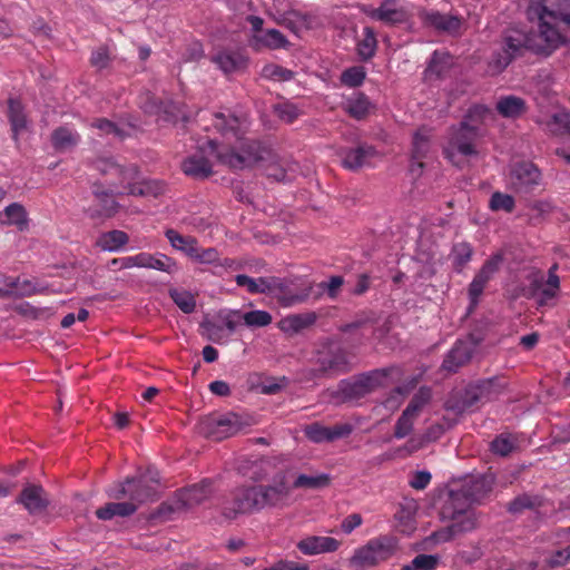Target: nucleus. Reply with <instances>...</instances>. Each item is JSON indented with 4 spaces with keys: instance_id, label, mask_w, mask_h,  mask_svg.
Listing matches in <instances>:
<instances>
[{
    "instance_id": "nucleus-64",
    "label": "nucleus",
    "mask_w": 570,
    "mask_h": 570,
    "mask_svg": "<svg viewBox=\"0 0 570 570\" xmlns=\"http://www.w3.org/2000/svg\"><path fill=\"white\" fill-rule=\"evenodd\" d=\"M439 563V558L432 554H417L412 560V567L416 570H434Z\"/></svg>"
},
{
    "instance_id": "nucleus-46",
    "label": "nucleus",
    "mask_w": 570,
    "mask_h": 570,
    "mask_svg": "<svg viewBox=\"0 0 570 570\" xmlns=\"http://www.w3.org/2000/svg\"><path fill=\"white\" fill-rule=\"evenodd\" d=\"M296 164L288 165L287 167L282 163L271 164L266 169V175L268 178L274 179L278 183H287L291 181L296 173Z\"/></svg>"
},
{
    "instance_id": "nucleus-7",
    "label": "nucleus",
    "mask_w": 570,
    "mask_h": 570,
    "mask_svg": "<svg viewBox=\"0 0 570 570\" xmlns=\"http://www.w3.org/2000/svg\"><path fill=\"white\" fill-rule=\"evenodd\" d=\"M261 512L256 484L240 485L229 492L222 502V513L227 519L239 514Z\"/></svg>"
},
{
    "instance_id": "nucleus-62",
    "label": "nucleus",
    "mask_w": 570,
    "mask_h": 570,
    "mask_svg": "<svg viewBox=\"0 0 570 570\" xmlns=\"http://www.w3.org/2000/svg\"><path fill=\"white\" fill-rule=\"evenodd\" d=\"M266 78L275 81H288L294 78V72L278 65H268L263 69Z\"/></svg>"
},
{
    "instance_id": "nucleus-53",
    "label": "nucleus",
    "mask_w": 570,
    "mask_h": 570,
    "mask_svg": "<svg viewBox=\"0 0 570 570\" xmlns=\"http://www.w3.org/2000/svg\"><path fill=\"white\" fill-rule=\"evenodd\" d=\"M416 420L417 416L404 410L395 422L393 436L397 440L409 436L413 431Z\"/></svg>"
},
{
    "instance_id": "nucleus-55",
    "label": "nucleus",
    "mask_w": 570,
    "mask_h": 570,
    "mask_svg": "<svg viewBox=\"0 0 570 570\" xmlns=\"http://www.w3.org/2000/svg\"><path fill=\"white\" fill-rule=\"evenodd\" d=\"M169 295L181 312L190 314L195 311L196 301L191 293L187 291L170 289Z\"/></svg>"
},
{
    "instance_id": "nucleus-60",
    "label": "nucleus",
    "mask_w": 570,
    "mask_h": 570,
    "mask_svg": "<svg viewBox=\"0 0 570 570\" xmlns=\"http://www.w3.org/2000/svg\"><path fill=\"white\" fill-rule=\"evenodd\" d=\"M365 76L364 67H351L342 72L341 81L348 87H358L363 83Z\"/></svg>"
},
{
    "instance_id": "nucleus-22",
    "label": "nucleus",
    "mask_w": 570,
    "mask_h": 570,
    "mask_svg": "<svg viewBox=\"0 0 570 570\" xmlns=\"http://www.w3.org/2000/svg\"><path fill=\"white\" fill-rule=\"evenodd\" d=\"M424 23L438 31L455 35L461 29L462 19L459 16L441 13L432 10L425 13Z\"/></svg>"
},
{
    "instance_id": "nucleus-24",
    "label": "nucleus",
    "mask_w": 570,
    "mask_h": 570,
    "mask_svg": "<svg viewBox=\"0 0 570 570\" xmlns=\"http://www.w3.org/2000/svg\"><path fill=\"white\" fill-rule=\"evenodd\" d=\"M8 120L11 126L12 139L18 142L19 135L28 128V119L23 105L19 99H8Z\"/></svg>"
},
{
    "instance_id": "nucleus-14",
    "label": "nucleus",
    "mask_w": 570,
    "mask_h": 570,
    "mask_svg": "<svg viewBox=\"0 0 570 570\" xmlns=\"http://www.w3.org/2000/svg\"><path fill=\"white\" fill-rule=\"evenodd\" d=\"M340 155L344 168L357 170L368 166L371 160L377 155V150L374 146L363 142L353 148L342 149Z\"/></svg>"
},
{
    "instance_id": "nucleus-39",
    "label": "nucleus",
    "mask_w": 570,
    "mask_h": 570,
    "mask_svg": "<svg viewBox=\"0 0 570 570\" xmlns=\"http://www.w3.org/2000/svg\"><path fill=\"white\" fill-rule=\"evenodd\" d=\"M543 275L540 273L534 274L530 281L529 296H535L539 294L537 301L539 306L548 305L549 301H552L557 296L558 292L548 286L543 287Z\"/></svg>"
},
{
    "instance_id": "nucleus-3",
    "label": "nucleus",
    "mask_w": 570,
    "mask_h": 570,
    "mask_svg": "<svg viewBox=\"0 0 570 570\" xmlns=\"http://www.w3.org/2000/svg\"><path fill=\"white\" fill-rule=\"evenodd\" d=\"M209 154L219 164L230 169H244L264 160L269 153L259 141L246 140L242 142L238 150L220 147L214 139L207 140Z\"/></svg>"
},
{
    "instance_id": "nucleus-63",
    "label": "nucleus",
    "mask_w": 570,
    "mask_h": 570,
    "mask_svg": "<svg viewBox=\"0 0 570 570\" xmlns=\"http://www.w3.org/2000/svg\"><path fill=\"white\" fill-rule=\"evenodd\" d=\"M550 130L554 134H569L570 135V114L561 112L556 114L549 124Z\"/></svg>"
},
{
    "instance_id": "nucleus-30",
    "label": "nucleus",
    "mask_w": 570,
    "mask_h": 570,
    "mask_svg": "<svg viewBox=\"0 0 570 570\" xmlns=\"http://www.w3.org/2000/svg\"><path fill=\"white\" fill-rule=\"evenodd\" d=\"M80 141V135L68 126H60L51 134V144L56 150L65 151L73 148Z\"/></svg>"
},
{
    "instance_id": "nucleus-44",
    "label": "nucleus",
    "mask_w": 570,
    "mask_h": 570,
    "mask_svg": "<svg viewBox=\"0 0 570 570\" xmlns=\"http://www.w3.org/2000/svg\"><path fill=\"white\" fill-rule=\"evenodd\" d=\"M316 314L313 312L289 315L283 321L284 328L298 333L316 322Z\"/></svg>"
},
{
    "instance_id": "nucleus-21",
    "label": "nucleus",
    "mask_w": 570,
    "mask_h": 570,
    "mask_svg": "<svg viewBox=\"0 0 570 570\" xmlns=\"http://www.w3.org/2000/svg\"><path fill=\"white\" fill-rule=\"evenodd\" d=\"M212 61L224 73H230L245 69L248 58L242 50H222L213 56Z\"/></svg>"
},
{
    "instance_id": "nucleus-40",
    "label": "nucleus",
    "mask_w": 570,
    "mask_h": 570,
    "mask_svg": "<svg viewBox=\"0 0 570 570\" xmlns=\"http://www.w3.org/2000/svg\"><path fill=\"white\" fill-rule=\"evenodd\" d=\"M370 17L386 24H397L404 22L405 12L402 9L392 8L389 3H383L381 7L373 9Z\"/></svg>"
},
{
    "instance_id": "nucleus-8",
    "label": "nucleus",
    "mask_w": 570,
    "mask_h": 570,
    "mask_svg": "<svg viewBox=\"0 0 570 570\" xmlns=\"http://www.w3.org/2000/svg\"><path fill=\"white\" fill-rule=\"evenodd\" d=\"M480 137L475 125L461 121L458 127H452L449 132L448 144L443 149L444 156L454 163L456 155L473 156L478 154L475 141Z\"/></svg>"
},
{
    "instance_id": "nucleus-51",
    "label": "nucleus",
    "mask_w": 570,
    "mask_h": 570,
    "mask_svg": "<svg viewBox=\"0 0 570 570\" xmlns=\"http://www.w3.org/2000/svg\"><path fill=\"white\" fill-rule=\"evenodd\" d=\"M515 207V200L512 195L494 191L489 200V208L492 212L512 213Z\"/></svg>"
},
{
    "instance_id": "nucleus-12",
    "label": "nucleus",
    "mask_w": 570,
    "mask_h": 570,
    "mask_svg": "<svg viewBox=\"0 0 570 570\" xmlns=\"http://www.w3.org/2000/svg\"><path fill=\"white\" fill-rule=\"evenodd\" d=\"M31 515L40 514L49 507V498L39 484L28 483L16 499Z\"/></svg>"
},
{
    "instance_id": "nucleus-5",
    "label": "nucleus",
    "mask_w": 570,
    "mask_h": 570,
    "mask_svg": "<svg viewBox=\"0 0 570 570\" xmlns=\"http://www.w3.org/2000/svg\"><path fill=\"white\" fill-rule=\"evenodd\" d=\"M390 374L391 368H376L342 380L337 385L336 394L342 402L358 401L376 389L384 386Z\"/></svg>"
},
{
    "instance_id": "nucleus-37",
    "label": "nucleus",
    "mask_w": 570,
    "mask_h": 570,
    "mask_svg": "<svg viewBox=\"0 0 570 570\" xmlns=\"http://www.w3.org/2000/svg\"><path fill=\"white\" fill-rule=\"evenodd\" d=\"M473 247L468 242L455 243L452 246L450 257L455 272L461 273L468 263L472 259Z\"/></svg>"
},
{
    "instance_id": "nucleus-34",
    "label": "nucleus",
    "mask_w": 570,
    "mask_h": 570,
    "mask_svg": "<svg viewBox=\"0 0 570 570\" xmlns=\"http://www.w3.org/2000/svg\"><path fill=\"white\" fill-rule=\"evenodd\" d=\"M129 242V236L127 233L114 229L106 233H102L97 239V246L102 250L107 252H118Z\"/></svg>"
},
{
    "instance_id": "nucleus-50",
    "label": "nucleus",
    "mask_w": 570,
    "mask_h": 570,
    "mask_svg": "<svg viewBox=\"0 0 570 570\" xmlns=\"http://www.w3.org/2000/svg\"><path fill=\"white\" fill-rule=\"evenodd\" d=\"M503 254L495 253L491 255L481 266V268L475 274L479 278L489 283L493 279L494 275L500 271L501 265L503 263Z\"/></svg>"
},
{
    "instance_id": "nucleus-36",
    "label": "nucleus",
    "mask_w": 570,
    "mask_h": 570,
    "mask_svg": "<svg viewBox=\"0 0 570 570\" xmlns=\"http://www.w3.org/2000/svg\"><path fill=\"white\" fill-rule=\"evenodd\" d=\"M210 487L212 483L209 481H203L198 484H193L186 488L184 491H181V501L184 502L185 505L188 507L199 504L204 500H206L210 494Z\"/></svg>"
},
{
    "instance_id": "nucleus-28",
    "label": "nucleus",
    "mask_w": 570,
    "mask_h": 570,
    "mask_svg": "<svg viewBox=\"0 0 570 570\" xmlns=\"http://www.w3.org/2000/svg\"><path fill=\"white\" fill-rule=\"evenodd\" d=\"M495 109L503 118H519L527 111L525 100L513 95L502 96L495 105Z\"/></svg>"
},
{
    "instance_id": "nucleus-52",
    "label": "nucleus",
    "mask_w": 570,
    "mask_h": 570,
    "mask_svg": "<svg viewBox=\"0 0 570 570\" xmlns=\"http://www.w3.org/2000/svg\"><path fill=\"white\" fill-rule=\"evenodd\" d=\"M273 110L274 114L286 124L294 122L302 115L299 108L289 100L275 104Z\"/></svg>"
},
{
    "instance_id": "nucleus-4",
    "label": "nucleus",
    "mask_w": 570,
    "mask_h": 570,
    "mask_svg": "<svg viewBox=\"0 0 570 570\" xmlns=\"http://www.w3.org/2000/svg\"><path fill=\"white\" fill-rule=\"evenodd\" d=\"M507 187L521 198H529L546 189V180L537 164L531 160H519L510 166Z\"/></svg>"
},
{
    "instance_id": "nucleus-2",
    "label": "nucleus",
    "mask_w": 570,
    "mask_h": 570,
    "mask_svg": "<svg viewBox=\"0 0 570 570\" xmlns=\"http://www.w3.org/2000/svg\"><path fill=\"white\" fill-rule=\"evenodd\" d=\"M159 483V472L149 466L145 471H138L135 476H127L124 481L110 484L106 489L107 497L126 501L106 503L96 510V517L107 521L115 517L127 518L135 514L140 504L157 500Z\"/></svg>"
},
{
    "instance_id": "nucleus-42",
    "label": "nucleus",
    "mask_w": 570,
    "mask_h": 570,
    "mask_svg": "<svg viewBox=\"0 0 570 570\" xmlns=\"http://www.w3.org/2000/svg\"><path fill=\"white\" fill-rule=\"evenodd\" d=\"M232 314L242 318L244 324L249 328L265 327L268 326L273 321L272 315L267 311L262 309H255L244 314H242L240 311L235 309L232 311Z\"/></svg>"
},
{
    "instance_id": "nucleus-15",
    "label": "nucleus",
    "mask_w": 570,
    "mask_h": 570,
    "mask_svg": "<svg viewBox=\"0 0 570 570\" xmlns=\"http://www.w3.org/2000/svg\"><path fill=\"white\" fill-rule=\"evenodd\" d=\"M96 168L101 173V175L111 177L109 181L111 186L124 185L125 183L132 180L137 175V167L135 165L124 167L111 158L98 159L96 161Z\"/></svg>"
},
{
    "instance_id": "nucleus-31",
    "label": "nucleus",
    "mask_w": 570,
    "mask_h": 570,
    "mask_svg": "<svg viewBox=\"0 0 570 570\" xmlns=\"http://www.w3.org/2000/svg\"><path fill=\"white\" fill-rule=\"evenodd\" d=\"M127 181V194L141 197H158L165 193V184L160 180Z\"/></svg>"
},
{
    "instance_id": "nucleus-1",
    "label": "nucleus",
    "mask_w": 570,
    "mask_h": 570,
    "mask_svg": "<svg viewBox=\"0 0 570 570\" xmlns=\"http://www.w3.org/2000/svg\"><path fill=\"white\" fill-rule=\"evenodd\" d=\"M528 19L537 23V32L509 28L501 37L500 50L493 53L490 69L499 73L513 60L528 52L550 56L567 42L570 31V0H530Z\"/></svg>"
},
{
    "instance_id": "nucleus-61",
    "label": "nucleus",
    "mask_w": 570,
    "mask_h": 570,
    "mask_svg": "<svg viewBox=\"0 0 570 570\" xmlns=\"http://www.w3.org/2000/svg\"><path fill=\"white\" fill-rule=\"evenodd\" d=\"M482 401L480 399V394L478 393L474 384L469 385L461 397V406L460 411H468L482 405Z\"/></svg>"
},
{
    "instance_id": "nucleus-54",
    "label": "nucleus",
    "mask_w": 570,
    "mask_h": 570,
    "mask_svg": "<svg viewBox=\"0 0 570 570\" xmlns=\"http://www.w3.org/2000/svg\"><path fill=\"white\" fill-rule=\"evenodd\" d=\"M493 116L492 110L484 105H473L469 108L464 119L462 121H468L470 125H475L478 132H480V126L488 118Z\"/></svg>"
},
{
    "instance_id": "nucleus-56",
    "label": "nucleus",
    "mask_w": 570,
    "mask_h": 570,
    "mask_svg": "<svg viewBox=\"0 0 570 570\" xmlns=\"http://www.w3.org/2000/svg\"><path fill=\"white\" fill-rule=\"evenodd\" d=\"M149 268L165 272L167 274H175L178 271L176 261L165 254H151Z\"/></svg>"
},
{
    "instance_id": "nucleus-13",
    "label": "nucleus",
    "mask_w": 570,
    "mask_h": 570,
    "mask_svg": "<svg viewBox=\"0 0 570 570\" xmlns=\"http://www.w3.org/2000/svg\"><path fill=\"white\" fill-rule=\"evenodd\" d=\"M450 510L451 523L458 534L470 532L476 528L478 519L471 507L461 502H455L453 505L452 500L450 499L448 505L443 510V513L445 514Z\"/></svg>"
},
{
    "instance_id": "nucleus-47",
    "label": "nucleus",
    "mask_w": 570,
    "mask_h": 570,
    "mask_svg": "<svg viewBox=\"0 0 570 570\" xmlns=\"http://www.w3.org/2000/svg\"><path fill=\"white\" fill-rule=\"evenodd\" d=\"M431 399V389L428 386H421L412 396L411 401L404 410L419 417L424 406L430 403Z\"/></svg>"
},
{
    "instance_id": "nucleus-10",
    "label": "nucleus",
    "mask_w": 570,
    "mask_h": 570,
    "mask_svg": "<svg viewBox=\"0 0 570 570\" xmlns=\"http://www.w3.org/2000/svg\"><path fill=\"white\" fill-rule=\"evenodd\" d=\"M491 491L492 479L481 475L466 481L459 491H452L450 499L453 505L455 502H461L471 507L480 503Z\"/></svg>"
},
{
    "instance_id": "nucleus-32",
    "label": "nucleus",
    "mask_w": 570,
    "mask_h": 570,
    "mask_svg": "<svg viewBox=\"0 0 570 570\" xmlns=\"http://www.w3.org/2000/svg\"><path fill=\"white\" fill-rule=\"evenodd\" d=\"M286 43L285 36L277 29H268L264 33L254 35L252 38V46L256 49H279L284 48Z\"/></svg>"
},
{
    "instance_id": "nucleus-58",
    "label": "nucleus",
    "mask_w": 570,
    "mask_h": 570,
    "mask_svg": "<svg viewBox=\"0 0 570 570\" xmlns=\"http://www.w3.org/2000/svg\"><path fill=\"white\" fill-rule=\"evenodd\" d=\"M487 285L488 283L485 281L474 275L472 282L469 284L468 287V297L470 301L469 311H473L479 305L480 298Z\"/></svg>"
},
{
    "instance_id": "nucleus-23",
    "label": "nucleus",
    "mask_w": 570,
    "mask_h": 570,
    "mask_svg": "<svg viewBox=\"0 0 570 570\" xmlns=\"http://www.w3.org/2000/svg\"><path fill=\"white\" fill-rule=\"evenodd\" d=\"M147 102L144 105V109L148 114H159L164 112L166 115V119L170 121H178L179 119L183 121H188L189 117L183 110V106L179 102L168 101L166 104H158L154 97L147 95Z\"/></svg>"
},
{
    "instance_id": "nucleus-33",
    "label": "nucleus",
    "mask_w": 570,
    "mask_h": 570,
    "mask_svg": "<svg viewBox=\"0 0 570 570\" xmlns=\"http://www.w3.org/2000/svg\"><path fill=\"white\" fill-rule=\"evenodd\" d=\"M371 108L372 104L368 97L363 92H355L346 100L345 110L356 120L366 118Z\"/></svg>"
},
{
    "instance_id": "nucleus-18",
    "label": "nucleus",
    "mask_w": 570,
    "mask_h": 570,
    "mask_svg": "<svg viewBox=\"0 0 570 570\" xmlns=\"http://www.w3.org/2000/svg\"><path fill=\"white\" fill-rule=\"evenodd\" d=\"M293 286L294 282L289 278L271 276L268 295L276 297L283 306H292L303 302L305 296L297 294Z\"/></svg>"
},
{
    "instance_id": "nucleus-49",
    "label": "nucleus",
    "mask_w": 570,
    "mask_h": 570,
    "mask_svg": "<svg viewBox=\"0 0 570 570\" xmlns=\"http://www.w3.org/2000/svg\"><path fill=\"white\" fill-rule=\"evenodd\" d=\"M6 219L3 224L16 225L19 229H23L27 226V213L22 205L12 203L4 208Z\"/></svg>"
},
{
    "instance_id": "nucleus-26",
    "label": "nucleus",
    "mask_w": 570,
    "mask_h": 570,
    "mask_svg": "<svg viewBox=\"0 0 570 570\" xmlns=\"http://www.w3.org/2000/svg\"><path fill=\"white\" fill-rule=\"evenodd\" d=\"M430 150V134L425 128H420L413 136L412 167L411 170H422L424 167L423 158Z\"/></svg>"
},
{
    "instance_id": "nucleus-59",
    "label": "nucleus",
    "mask_w": 570,
    "mask_h": 570,
    "mask_svg": "<svg viewBox=\"0 0 570 570\" xmlns=\"http://www.w3.org/2000/svg\"><path fill=\"white\" fill-rule=\"evenodd\" d=\"M263 465H264L263 461H259V462L255 461V462H252L249 465L240 464L238 466V471L240 474H243L244 476H247L249 480H252L254 482H261L267 475Z\"/></svg>"
},
{
    "instance_id": "nucleus-45",
    "label": "nucleus",
    "mask_w": 570,
    "mask_h": 570,
    "mask_svg": "<svg viewBox=\"0 0 570 570\" xmlns=\"http://www.w3.org/2000/svg\"><path fill=\"white\" fill-rule=\"evenodd\" d=\"M377 41L372 28L365 27L363 39L357 43V53L362 60H370L376 50Z\"/></svg>"
},
{
    "instance_id": "nucleus-41",
    "label": "nucleus",
    "mask_w": 570,
    "mask_h": 570,
    "mask_svg": "<svg viewBox=\"0 0 570 570\" xmlns=\"http://www.w3.org/2000/svg\"><path fill=\"white\" fill-rule=\"evenodd\" d=\"M331 484V476L327 473L316 475L299 474L291 484L293 489H311L318 490L327 488Z\"/></svg>"
},
{
    "instance_id": "nucleus-11",
    "label": "nucleus",
    "mask_w": 570,
    "mask_h": 570,
    "mask_svg": "<svg viewBox=\"0 0 570 570\" xmlns=\"http://www.w3.org/2000/svg\"><path fill=\"white\" fill-rule=\"evenodd\" d=\"M394 552V546L387 539L371 540L358 549L353 560L361 566H374L381 561L387 560Z\"/></svg>"
},
{
    "instance_id": "nucleus-35",
    "label": "nucleus",
    "mask_w": 570,
    "mask_h": 570,
    "mask_svg": "<svg viewBox=\"0 0 570 570\" xmlns=\"http://www.w3.org/2000/svg\"><path fill=\"white\" fill-rule=\"evenodd\" d=\"M165 236L175 249L185 253L190 258L196 255L198 242L195 237L184 236L171 228L165 232Z\"/></svg>"
},
{
    "instance_id": "nucleus-20",
    "label": "nucleus",
    "mask_w": 570,
    "mask_h": 570,
    "mask_svg": "<svg viewBox=\"0 0 570 570\" xmlns=\"http://www.w3.org/2000/svg\"><path fill=\"white\" fill-rule=\"evenodd\" d=\"M296 547L305 556H315L336 551L340 542L332 537L311 535L298 541Z\"/></svg>"
},
{
    "instance_id": "nucleus-16",
    "label": "nucleus",
    "mask_w": 570,
    "mask_h": 570,
    "mask_svg": "<svg viewBox=\"0 0 570 570\" xmlns=\"http://www.w3.org/2000/svg\"><path fill=\"white\" fill-rule=\"evenodd\" d=\"M213 126L223 137L238 140L245 134L246 118L216 112L213 116Z\"/></svg>"
},
{
    "instance_id": "nucleus-25",
    "label": "nucleus",
    "mask_w": 570,
    "mask_h": 570,
    "mask_svg": "<svg viewBox=\"0 0 570 570\" xmlns=\"http://www.w3.org/2000/svg\"><path fill=\"white\" fill-rule=\"evenodd\" d=\"M181 170L193 178L205 179L213 174V165L204 155L195 154L183 160Z\"/></svg>"
},
{
    "instance_id": "nucleus-6",
    "label": "nucleus",
    "mask_w": 570,
    "mask_h": 570,
    "mask_svg": "<svg viewBox=\"0 0 570 570\" xmlns=\"http://www.w3.org/2000/svg\"><path fill=\"white\" fill-rule=\"evenodd\" d=\"M259 510L282 509L292 502V485L284 472L277 473L271 483L256 484Z\"/></svg>"
},
{
    "instance_id": "nucleus-9",
    "label": "nucleus",
    "mask_w": 570,
    "mask_h": 570,
    "mask_svg": "<svg viewBox=\"0 0 570 570\" xmlns=\"http://www.w3.org/2000/svg\"><path fill=\"white\" fill-rule=\"evenodd\" d=\"M243 425L236 413L212 414L200 422V432L208 439L222 441L238 433Z\"/></svg>"
},
{
    "instance_id": "nucleus-48",
    "label": "nucleus",
    "mask_w": 570,
    "mask_h": 570,
    "mask_svg": "<svg viewBox=\"0 0 570 570\" xmlns=\"http://www.w3.org/2000/svg\"><path fill=\"white\" fill-rule=\"evenodd\" d=\"M542 500L538 495L521 494L514 498L508 505L511 513H522L524 510H534L541 507Z\"/></svg>"
},
{
    "instance_id": "nucleus-27",
    "label": "nucleus",
    "mask_w": 570,
    "mask_h": 570,
    "mask_svg": "<svg viewBox=\"0 0 570 570\" xmlns=\"http://www.w3.org/2000/svg\"><path fill=\"white\" fill-rule=\"evenodd\" d=\"M482 403L495 400L508 386V382L502 376H493L478 381L474 384Z\"/></svg>"
},
{
    "instance_id": "nucleus-17",
    "label": "nucleus",
    "mask_w": 570,
    "mask_h": 570,
    "mask_svg": "<svg viewBox=\"0 0 570 570\" xmlns=\"http://www.w3.org/2000/svg\"><path fill=\"white\" fill-rule=\"evenodd\" d=\"M92 194L97 204L86 209L90 218H108L116 214L118 204L112 193L102 189L101 186L95 185Z\"/></svg>"
},
{
    "instance_id": "nucleus-43",
    "label": "nucleus",
    "mask_w": 570,
    "mask_h": 570,
    "mask_svg": "<svg viewBox=\"0 0 570 570\" xmlns=\"http://www.w3.org/2000/svg\"><path fill=\"white\" fill-rule=\"evenodd\" d=\"M518 440L510 433L497 435L490 443V450L493 454L508 456L517 449Z\"/></svg>"
},
{
    "instance_id": "nucleus-29",
    "label": "nucleus",
    "mask_w": 570,
    "mask_h": 570,
    "mask_svg": "<svg viewBox=\"0 0 570 570\" xmlns=\"http://www.w3.org/2000/svg\"><path fill=\"white\" fill-rule=\"evenodd\" d=\"M320 362L324 371L346 373L351 370L347 352L342 347L331 351Z\"/></svg>"
},
{
    "instance_id": "nucleus-38",
    "label": "nucleus",
    "mask_w": 570,
    "mask_h": 570,
    "mask_svg": "<svg viewBox=\"0 0 570 570\" xmlns=\"http://www.w3.org/2000/svg\"><path fill=\"white\" fill-rule=\"evenodd\" d=\"M235 282H236L237 286L245 287L246 291L252 295H256V294H267L268 295V293L271 291V287H269L271 277L253 278L245 274H238L235 276Z\"/></svg>"
},
{
    "instance_id": "nucleus-19",
    "label": "nucleus",
    "mask_w": 570,
    "mask_h": 570,
    "mask_svg": "<svg viewBox=\"0 0 570 570\" xmlns=\"http://www.w3.org/2000/svg\"><path fill=\"white\" fill-rule=\"evenodd\" d=\"M473 355V346L469 342L458 341L445 355L442 370L449 373H455L458 370L466 365Z\"/></svg>"
},
{
    "instance_id": "nucleus-57",
    "label": "nucleus",
    "mask_w": 570,
    "mask_h": 570,
    "mask_svg": "<svg viewBox=\"0 0 570 570\" xmlns=\"http://www.w3.org/2000/svg\"><path fill=\"white\" fill-rule=\"evenodd\" d=\"M304 434L309 441L314 443L331 442L328 426H325L320 422L307 424L304 428Z\"/></svg>"
}]
</instances>
